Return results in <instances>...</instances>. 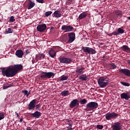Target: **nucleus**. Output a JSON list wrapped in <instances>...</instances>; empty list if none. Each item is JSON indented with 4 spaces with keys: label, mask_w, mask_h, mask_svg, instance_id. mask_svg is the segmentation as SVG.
<instances>
[{
    "label": "nucleus",
    "mask_w": 130,
    "mask_h": 130,
    "mask_svg": "<svg viewBox=\"0 0 130 130\" xmlns=\"http://www.w3.org/2000/svg\"><path fill=\"white\" fill-rule=\"evenodd\" d=\"M53 15L55 18H60L61 17V14H60V11L59 10L54 11Z\"/></svg>",
    "instance_id": "obj_22"
},
{
    "label": "nucleus",
    "mask_w": 130,
    "mask_h": 130,
    "mask_svg": "<svg viewBox=\"0 0 130 130\" xmlns=\"http://www.w3.org/2000/svg\"><path fill=\"white\" fill-rule=\"evenodd\" d=\"M127 19L128 20H130V17H127Z\"/></svg>",
    "instance_id": "obj_55"
},
{
    "label": "nucleus",
    "mask_w": 130,
    "mask_h": 130,
    "mask_svg": "<svg viewBox=\"0 0 130 130\" xmlns=\"http://www.w3.org/2000/svg\"><path fill=\"white\" fill-rule=\"evenodd\" d=\"M11 87L10 86H4L3 89L4 90H6V89H8V88H10Z\"/></svg>",
    "instance_id": "obj_45"
},
{
    "label": "nucleus",
    "mask_w": 130,
    "mask_h": 130,
    "mask_svg": "<svg viewBox=\"0 0 130 130\" xmlns=\"http://www.w3.org/2000/svg\"><path fill=\"white\" fill-rule=\"evenodd\" d=\"M79 79L82 80V81H87L88 80V77H87V75L85 74H82L79 76Z\"/></svg>",
    "instance_id": "obj_25"
},
{
    "label": "nucleus",
    "mask_w": 130,
    "mask_h": 130,
    "mask_svg": "<svg viewBox=\"0 0 130 130\" xmlns=\"http://www.w3.org/2000/svg\"><path fill=\"white\" fill-rule=\"evenodd\" d=\"M86 17L87 13L86 12H83L79 15V20H82V19H84V18H86Z\"/></svg>",
    "instance_id": "obj_26"
},
{
    "label": "nucleus",
    "mask_w": 130,
    "mask_h": 130,
    "mask_svg": "<svg viewBox=\"0 0 130 130\" xmlns=\"http://www.w3.org/2000/svg\"><path fill=\"white\" fill-rule=\"evenodd\" d=\"M96 128H98V129H102V128H103V125H96Z\"/></svg>",
    "instance_id": "obj_42"
},
{
    "label": "nucleus",
    "mask_w": 130,
    "mask_h": 130,
    "mask_svg": "<svg viewBox=\"0 0 130 130\" xmlns=\"http://www.w3.org/2000/svg\"><path fill=\"white\" fill-rule=\"evenodd\" d=\"M5 118V114H4V112L0 113V120H2V119H4Z\"/></svg>",
    "instance_id": "obj_37"
},
{
    "label": "nucleus",
    "mask_w": 130,
    "mask_h": 130,
    "mask_svg": "<svg viewBox=\"0 0 130 130\" xmlns=\"http://www.w3.org/2000/svg\"><path fill=\"white\" fill-rule=\"evenodd\" d=\"M68 79H69L68 76H63L61 77V78L60 79V81H67V80H68Z\"/></svg>",
    "instance_id": "obj_32"
},
{
    "label": "nucleus",
    "mask_w": 130,
    "mask_h": 130,
    "mask_svg": "<svg viewBox=\"0 0 130 130\" xmlns=\"http://www.w3.org/2000/svg\"><path fill=\"white\" fill-rule=\"evenodd\" d=\"M72 3H75V0H68L66 2V4L69 5V4H72Z\"/></svg>",
    "instance_id": "obj_41"
},
{
    "label": "nucleus",
    "mask_w": 130,
    "mask_h": 130,
    "mask_svg": "<svg viewBox=\"0 0 130 130\" xmlns=\"http://www.w3.org/2000/svg\"><path fill=\"white\" fill-rule=\"evenodd\" d=\"M2 73L3 77H7V78H11L17 75V71L13 67L8 68L6 69L5 68H3Z\"/></svg>",
    "instance_id": "obj_1"
},
{
    "label": "nucleus",
    "mask_w": 130,
    "mask_h": 130,
    "mask_svg": "<svg viewBox=\"0 0 130 130\" xmlns=\"http://www.w3.org/2000/svg\"><path fill=\"white\" fill-rule=\"evenodd\" d=\"M58 60L61 63H70L72 61V59L67 57L59 58Z\"/></svg>",
    "instance_id": "obj_12"
},
{
    "label": "nucleus",
    "mask_w": 130,
    "mask_h": 130,
    "mask_svg": "<svg viewBox=\"0 0 130 130\" xmlns=\"http://www.w3.org/2000/svg\"><path fill=\"white\" fill-rule=\"evenodd\" d=\"M36 101H37V100L34 99L30 102L28 105V110H34V109H35V104H36Z\"/></svg>",
    "instance_id": "obj_8"
},
{
    "label": "nucleus",
    "mask_w": 130,
    "mask_h": 130,
    "mask_svg": "<svg viewBox=\"0 0 130 130\" xmlns=\"http://www.w3.org/2000/svg\"><path fill=\"white\" fill-rule=\"evenodd\" d=\"M113 35L117 36V35H119V33L117 32H113Z\"/></svg>",
    "instance_id": "obj_44"
},
{
    "label": "nucleus",
    "mask_w": 130,
    "mask_h": 130,
    "mask_svg": "<svg viewBox=\"0 0 130 130\" xmlns=\"http://www.w3.org/2000/svg\"><path fill=\"white\" fill-rule=\"evenodd\" d=\"M96 52V50L92 48H90L88 54H95Z\"/></svg>",
    "instance_id": "obj_28"
},
{
    "label": "nucleus",
    "mask_w": 130,
    "mask_h": 130,
    "mask_svg": "<svg viewBox=\"0 0 130 130\" xmlns=\"http://www.w3.org/2000/svg\"><path fill=\"white\" fill-rule=\"evenodd\" d=\"M109 79L106 77H101L98 79V84L100 88H104L108 85Z\"/></svg>",
    "instance_id": "obj_2"
},
{
    "label": "nucleus",
    "mask_w": 130,
    "mask_h": 130,
    "mask_svg": "<svg viewBox=\"0 0 130 130\" xmlns=\"http://www.w3.org/2000/svg\"><path fill=\"white\" fill-rule=\"evenodd\" d=\"M120 97L121 99H125V100H128L129 99H130L129 92L122 93L120 94Z\"/></svg>",
    "instance_id": "obj_14"
},
{
    "label": "nucleus",
    "mask_w": 130,
    "mask_h": 130,
    "mask_svg": "<svg viewBox=\"0 0 130 130\" xmlns=\"http://www.w3.org/2000/svg\"><path fill=\"white\" fill-rule=\"evenodd\" d=\"M68 130H73V128L72 127H69Z\"/></svg>",
    "instance_id": "obj_53"
},
{
    "label": "nucleus",
    "mask_w": 130,
    "mask_h": 130,
    "mask_svg": "<svg viewBox=\"0 0 130 130\" xmlns=\"http://www.w3.org/2000/svg\"><path fill=\"white\" fill-rule=\"evenodd\" d=\"M111 67H112V69H116V68H117V66H116V65H115V64L114 63H112L110 64Z\"/></svg>",
    "instance_id": "obj_39"
},
{
    "label": "nucleus",
    "mask_w": 130,
    "mask_h": 130,
    "mask_svg": "<svg viewBox=\"0 0 130 130\" xmlns=\"http://www.w3.org/2000/svg\"><path fill=\"white\" fill-rule=\"evenodd\" d=\"M9 21H10V22H15V17H14V16H11Z\"/></svg>",
    "instance_id": "obj_38"
},
{
    "label": "nucleus",
    "mask_w": 130,
    "mask_h": 130,
    "mask_svg": "<svg viewBox=\"0 0 130 130\" xmlns=\"http://www.w3.org/2000/svg\"><path fill=\"white\" fill-rule=\"evenodd\" d=\"M51 14H52V11L46 12L45 13V17H49V16H50V15H51Z\"/></svg>",
    "instance_id": "obj_35"
},
{
    "label": "nucleus",
    "mask_w": 130,
    "mask_h": 130,
    "mask_svg": "<svg viewBox=\"0 0 130 130\" xmlns=\"http://www.w3.org/2000/svg\"><path fill=\"white\" fill-rule=\"evenodd\" d=\"M87 111H93L96 108H98V103L95 102H90L86 104Z\"/></svg>",
    "instance_id": "obj_3"
},
{
    "label": "nucleus",
    "mask_w": 130,
    "mask_h": 130,
    "mask_svg": "<svg viewBox=\"0 0 130 130\" xmlns=\"http://www.w3.org/2000/svg\"><path fill=\"white\" fill-rule=\"evenodd\" d=\"M38 3H40L41 4H43L44 3V1L43 0H36Z\"/></svg>",
    "instance_id": "obj_43"
},
{
    "label": "nucleus",
    "mask_w": 130,
    "mask_h": 130,
    "mask_svg": "<svg viewBox=\"0 0 130 130\" xmlns=\"http://www.w3.org/2000/svg\"><path fill=\"white\" fill-rule=\"evenodd\" d=\"M90 1H95V0H90Z\"/></svg>",
    "instance_id": "obj_56"
},
{
    "label": "nucleus",
    "mask_w": 130,
    "mask_h": 130,
    "mask_svg": "<svg viewBox=\"0 0 130 130\" xmlns=\"http://www.w3.org/2000/svg\"><path fill=\"white\" fill-rule=\"evenodd\" d=\"M28 96L31 94V91L30 90L29 92L27 91Z\"/></svg>",
    "instance_id": "obj_50"
},
{
    "label": "nucleus",
    "mask_w": 130,
    "mask_h": 130,
    "mask_svg": "<svg viewBox=\"0 0 130 130\" xmlns=\"http://www.w3.org/2000/svg\"><path fill=\"white\" fill-rule=\"evenodd\" d=\"M45 55L44 54H38L36 55V60L38 61V60H41V59L44 58Z\"/></svg>",
    "instance_id": "obj_20"
},
{
    "label": "nucleus",
    "mask_w": 130,
    "mask_h": 130,
    "mask_svg": "<svg viewBox=\"0 0 130 130\" xmlns=\"http://www.w3.org/2000/svg\"><path fill=\"white\" fill-rule=\"evenodd\" d=\"M120 84H121V85H122L123 86H125V87H129L130 86L129 83L127 82H121Z\"/></svg>",
    "instance_id": "obj_31"
},
{
    "label": "nucleus",
    "mask_w": 130,
    "mask_h": 130,
    "mask_svg": "<svg viewBox=\"0 0 130 130\" xmlns=\"http://www.w3.org/2000/svg\"><path fill=\"white\" fill-rule=\"evenodd\" d=\"M22 93H23L24 95L26 96V97H28V90H22Z\"/></svg>",
    "instance_id": "obj_40"
},
{
    "label": "nucleus",
    "mask_w": 130,
    "mask_h": 130,
    "mask_svg": "<svg viewBox=\"0 0 130 130\" xmlns=\"http://www.w3.org/2000/svg\"><path fill=\"white\" fill-rule=\"evenodd\" d=\"M40 78L41 79H50L51 77H54V74L53 72H42L41 73Z\"/></svg>",
    "instance_id": "obj_4"
},
{
    "label": "nucleus",
    "mask_w": 130,
    "mask_h": 130,
    "mask_svg": "<svg viewBox=\"0 0 130 130\" xmlns=\"http://www.w3.org/2000/svg\"><path fill=\"white\" fill-rule=\"evenodd\" d=\"M35 7V3L34 1H32V0H29V2L28 3V10H31L32 8H34Z\"/></svg>",
    "instance_id": "obj_18"
},
{
    "label": "nucleus",
    "mask_w": 130,
    "mask_h": 130,
    "mask_svg": "<svg viewBox=\"0 0 130 130\" xmlns=\"http://www.w3.org/2000/svg\"><path fill=\"white\" fill-rule=\"evenodd\" d=\"M26 130H32V129H31V127H27L26 128Z\"/></svg>",
    "instance_id": "obj_49"
},
{
    "label": "nucleus",
    "mask_w": 130,
    "mask_h": 130,
    "mask_svg": "<svg viewBox=\"0 0 130 130\" xmlns=\"http://www.w3.org/2000/svg\"><path fill=\"white\" fill-rule=\"evenodd\" d=\"M15 113H16L17 117H19V114L18 113H17V112H16Z\"/></svg>",
    "instance_id": "obj_54"
},
{
    "label": "nucleus",
    "mask_w": 130,
    "mask_h": 130,
    "mask_svg": "<svg viewBox=\"0 0 130 130\" xmlns=\"http://www.w3.org/2000/svg\"><path fill=\"white\" fill-rule=\"evenodd\" d=\"M35 109L36 110H40L41 108V105L40 104H39L37 105H35Z\"/></svg>",
    "instance_id": "obj_33"
},
{
    "label": "nucleus",
    "mask_w": 130,
    "mask_h": 130,
    "mask_svg": "<svg viewBox=\"0 0 130 130\" xmlns=\"http://www.w3.org/2000/svg\"><path fill=\"white\" fill-rule=\"evenodd\" d=\"M79 105H80V101L77 99H74L70 103V108H74V107H77Z\"/></svg>",
    "instance_id": "obj_10"
},
{
    "label": "nucleus",
    "mask_w": 130,
    "mask_h": 130,
    "mask_svg": "<svg viewBox=\"0 0 130 130\" xmlns=\"http://www.w3.org/2000/svg\"><path fill=\"white\" fill-rule=\"evenodd\" d=\"M121 49L123 50V51H125V52H128V53H130V48L128 47V46L126 45H123L121 47Z\"/></svg>",
    "instance_id": "obj_21"
},
{
    "label": "nucleus",
    "mask_w": 130,
    "mask_h": 130,
    "mask_svg": "<svg viewBox=\"0 0 130 130\" xmlns=\"http://www.w3.org/2000/svg\"><path fill=\"white\" fill-rule=\"evenodd\" d=\"M61 95L62 96H68V95H70V91L69 90H64L61 92Z\"/></svg>",
    "instance_id": "obj_27"
},
{
    "label": "nucleus",
    "mask_w": 130,
    "mask_h": 130,
    "mask_svg": "<svg viewBox=\"0 0 130 130\" xmlns=\"http://www.w3.org/2000/svg\"><path fill=\"white\" fill-rule=\"evenodd\" d=\"M66 121H67V122H72V120L69 119H66Z\"/></svg>",
    "instance_id": "obj_48"
},
{
    "label": "nucleus",
    "mask_w": 130,
    "mask_h": 130,
    "mask_svg": "<svg viewBox=\"0 0 130 130\" xmlns=\"http://www.w3.org/2000/svg\"><path fill=\"white\" fill-rule=\"evenodd\" d=\"M15 55L19 58H22L24 55V52L22 50H17L15 52Z\"/></svg>",
    "instance_id": "obj_15"
},
{
    "label": "nucleus",
    "mask_w": 130,
    "mask_h": 130,
    "mask_svg": "<svg viewBox=\"0 0 130 130\" xmlns=\"http://www.w3.org/2000/svg\"><path fill=\"white\" fill-rule=\"evenodd\" d=\"M108 35V36H110V37H111V36H112L113 35V34H110Z\"/></svg>",
    "instance_id": "obj_52"
},
{
    "label": "nucleus",
    "mask_w": 130,
    "mask_h": 130,
    "mask_svg": "<svg viewBox=\"0 0 130 130\" xmlns=\"http://www.w3.org/2000/svg\"><path fill=\"white\" fill-rule=\"evenodd\" d=\"M119 72L123 74L127 77H130V70L128 69H121L119 70Z\"/></svg>",
    "instance_id": "obj_13"
},
{
    "label": "nucleus",
    "mask_w": 130,
    "mask_h": 130,
    "mask_svg": "<svg viewBox=\"0 0 130 130\" xmlns=\"http://www.w3.org/2000/svg\"><path fill=\"white\" fill-rule=\"evenodd\" d=\"M105 116L107 120H111V119L116 118V117L118 116V114H116V113L115 112H112V113L109 112L106 114Z\"/></svg>",
    "instance_id": "obj_5"
},
{
    "label": "nucleus",
    "mask_w": 130,
    "mask_h": 130,
    "mask_svg": "<svg viewBox=\"0 0 130 130\" xmlns=\"http://www.w3.org/2000/svg\"><path fill=\"white\" fill-rule=\"evenodd\" d=\"M6 34H10V33H13V30L11 28H8L6 29Z\"/></svg>",
    "instance_id": "obj_29"
},
{
    "label": "nucleus",
    "mask_w": 130,
    "mask_h": 130,
    "mask_svg": "<svg viewBox=\"0 0 130 130\" xmlns=\"http://www.w3.org/2000/svg\"><path fill=\"white\" fill-rule=\"evenodd\" d=\"M68 124H69V126H71V127H72V122H69V123H68Z\"/></svg>",
    "instance_id": "obj_46"
},
{
    "label": "nucleus",
    "mask_w": 130,
    "mask_h": 130,
    "mask_svg": "<svg viewBox=\"0 0 130 130\" xmlns=\"http://www.w3.org/2000/svg\"><path fill=\"white\" fill-rule=\"evenodd\" d=\"M116 15L117 16H122V12L119 10H117L115 11Z\"/></svg>",
    "instance_id": "obj_34"
},
{
    "label": "nucleus",
    "mask_w": 130,
    "mask_h": 130,
    "mask_svg": "<svg viewBox=\"0 0 130 130\" xmlns=\"http://www.w3.org/2000/svg\"><path fill=\"white\" fill-rule=\"evenodd\" d=\"M118 32L119 34H123V33H124V30L121 28H118Z\"/></svg>",
    "instance_id": "obj_36"
},
{
    "label": "nucleus",
    "mask_w": 130,
    "mask_h": 130,
    "mask_svg": "<svg viewBox=\"0 0 130 130\" xmlns=\"http://www.w3.org/2000/svg\"><path fill=\"white\" fill-rule=\"evenodd\" d=\"M113 130H121L122 128V125L118 122L114 123L112 125Z\"/></svg>",
    "instance_id": "obj_7"
},
{
    "label": "nucleus",
    "mask_w": 130,
    "mask_h": 130,
    "mask_svg": "<svg viewBox=\"0 0 130 130\" xmlns=\"http://www.w3.org/2000/svg\"><path fill=\"white\" fill-rule=\"evenodd\" d=\"M80 103L81 105H84V104H86V103H87V100H86V99H83L81 101H80Z\"/></svg>",
    "instance_id": "obj_30"
},
{
    "label": "nucleus",
    "mask_w": 130,
    "mask_h": 130,
    "mask_svg": "<svg viewBox=\"0 0 130 130\" xmlns=\"http://www.w3.org/2000/svg\"><path fill=\"white\" fill-rule=\"evenodd\" d=\"M68 43H72V42L75 41V39H76V34L74 32H69L68 34Z\"/></svg>",
    "instance_id": "obj_6"
},
{
    "label": "nucleus",
    "mask_w": 130,
    "mask_h": 130,
    "mask_svg": "<svg viewBox=\"0 0 130 130\" xmlns=\"http://www.w3.org/2000/svg\"><path fill=\"white\" fill-rule=\"evenodd\" d=\"M49 56L52 58H54L55 56H56V52L54 50L51 49L48 52Z\"/></svg>",
    "instance_id": "obj_19"
},
{
    "label": "nucleus",
    "mask_w": 130,
    "mask_h": 130,
    "mask_svg": "<svg viewBox=\"0 0 130 130\" xmlns=\"http://www.w3.org/2000/svg\"><path fill=\"white\" fill-rule=\"evenodd\" d=\"M85 70V68L81 67V68L77 67L75 71L77 75H82L83 71Z\"/></svg>",
    "instance_id": "obj_17"
},
{
    "label": "nucleus",
    "mask_w": 130,
    "mask_h": 130,
    "mask_svg": "<svg viewBox=\"0 0 130 130\" xmlns=\"http://www.w3.org/2000/svg\"><path fill=\"white\" fill-rule=\"evenodd\" d=\"M126 62L130 66V60H127Z\"/></svg>",
    "instance_id": "obj_47"
},
{
    "label": "nucleus",
    "mask_w": 130,
    "mask_h": 130,
    "mask_svg": "<svg viewBox=\"0 0 130 130\" xmlns=\"http://www.w3.org/2000/svg\"><path fill=\"white\" fill-rule=\"evenodd\" d=\"M61 30L65 32H72L74 30V27L71 25H64L61 27Z\"/></svg>",
    "instance_id": "obj_9"
},
{
    "label": "nucleus",
    "mask_w": 130,
    "mask_h": 130,
    "mask_svg": "<svg viewBox=\"0 0 130 130\" xmlns=\"http://www.w3.org/2000/svg\"><path fill=\"white\" fill-rule=\"evenodd\" d=\"M47 26L46 24H39L37 27V30L39 32H44L45 30L46 29Z\"/></svg>",
    "instance_id": "obj_11"
},
{
    "label": "nucleus",
    "mask_w": 130,
    "mask_h": 130,
    "mask_svg": "<svg viewBox=\"0 0 130 130\" xmlns=\"http://www.w3.org/2000/svg\"><path fill=\"white\" fill-rule=\"evenodd\" d=\"M12 67L16 70V74L18 73V71H21L23 69V66L22 65H16Z\"/></svg>",
    "instance_id": "obj_23"
},
{
    "label": "nucleus",
    "mask_w": 130,
    "mask_h": 130,
    "mask_svg": "<svg viewBox=\"0 0 130 130\" xmlns=\"http://www.w3.org/2000/svg\"><path fill=\"white\" fill-rule=\"evenodd\" d=\"M82 50H83V52H85L86 54H89V52L90 51V47H82L81 48Z\"/></svg>",
    "instance_id": "obj_24"
},
{
    "label": "nucleus",
    "mask_w": 130,
    "mask_h": 130,
    "mask_svg": "<svg viewBox=\"0 0 130 130\" xmlns=\"http://www.w3.org/2000/svg\"><path fill=\"white\" fill-rule=\"evenodd\" d=\"M31 116L34 118H39L40 116H41V112L36 111L33 113L31 114Z\"/></svg>",
    "instance_id": "obj_16"
},
{
    "label": "nucleus",
    "mask_w": 130,
    "mask_h": 130,
    "mask_svg": "<svg viewBox=\"0 0 130 130\" xmlns=\"http://www.w3.org/2000/svg\"><path fill=\"white\" fill-rule=\"evenodd\" d=\"M23 121V118H21L20 120H19V122H22Z\"/></svg>",
    "instance_id": "obj_51"
}]
</instances>
